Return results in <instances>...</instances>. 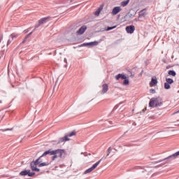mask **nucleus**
<instances>
[{
	"mask_svg": "<svg viewBox=\"0 0 179 179\" xmlns=\"http://www.w3.org/2000/svg\"><path fill=\"white\" fill-rule=\"evenodd\" d=\"M150 93H151V94H155V93H156V90L150 89Z\"/></svg>",
	"mask_w": 179,
	"mask_h": 179,
	"instance_id": "nucleus-30",
	"label": "nucleus"
},
{
	"mask_svg": "<svg viewBox=\"0 0 179 179\" xmlns=\"http://www.w3.org/2000/svg\"><path fill=\"white\" fill-rule=\"evenodd\" d=\"M142 75H143V70H142L141 72L138 74V76L141 77Z\"/></svg>",
	"mask_w": 179,
	"mask_h": 179,
	"instance_id": "nucleus-33",
	"label": "nucleus"
},
{
	"mask_svg": "<svg viewBox=\"0 0 179 179\" xmlns=\"http://www.w3.org/2000/svg\"><path fill=\"white\" fill-rule=\"evenodd\" d=\"M115 27H116V26H113V29H115Z\"/></svg>",
	"mask_w": 179,
	"mask_h": 179,
	"instance_id": "nucleus-39",
	"label": "nucleus"
},
{
	"mask_svg": "<svg viewBox=\"0 0 179 179\" xmlns=\"http://www.w3.org/2000/svg\"><path fill=\"white\" fill-rule=\"evenodd\" d=\"M100 163H101V159H100L96 163H95L91 168H89L88 169H87L85 171V174L92 173V171H93V170H94L97 167V166H99L100 164Z\"/></svg>",
	"mask_w": 179,
	"mask_h": 179,
	"instance_id": "nucleus-5",
	"label": "nucleus"
},
{
	"mask_svg": "<svg viewBox=\"0 0 179 179\" xmlns=\"http://www.w3.org/2000/svg\"><path fill=\"white\" fill-rule=\"evenodd\" d=\"M130 77L134 78L135 76V73L138 72V67H134L132 69L129 70Z\"/></svg>",
	"mask_w": 179,
	"mask_h": 179,
	"instance_id": "nucleus-12",
	"label": "nucleus"
},
{
	"mask_svg": "<svg viewBox=\"0 0 179 179\" xmlns=\"http://www.w3.org/2000/svg\"><path fill=\"white\" fill-rule=\"evenodd\" d=\"M127 79V76H124V74H117L115 76L116 80H119L120 79Z\"/></svg>",
	"mask_w": 179,
	"mask_h": 179,
	"instance_id": "nucleus-14",
	"label": "nucleus"
},
{
	"mask_svg": "<svg viewBox=\"0 0 179 179\" xmlns=\"http://www.w3.org/2000/svg\"><path fill=\"white\" fill-rule=\"evenodd\" d=\"M50 19V17H43L41 20H38V24L36 25L35 27H40V26H41V24H44V23L47 22V20Z\"/></svg>",
	"mask_w": 179,
	"mask_h": 179,
	"instance_id": "nucleus-6",
	"label": "nucleus"
},
{
	"mask_svg": "<svg viewBox=\"0 0 179 179\" xmlns=\"http://www.w3.org/2000/svg\"><path fill=\"white\" fill-rule=\"evenodd\" d=\"M108 92V85L103 84L102 85V90L101 91V94H104L105 93H107Z\"/></svg>",
	"mask_w": 179,
	"mask_h": 179,
	"instance_id": "nucleus-9",
	"label": "nucleus"
},
{
	"mask_svg": "<svg viewBox=\"0 0 179 179\" xmlns=\"http://www.w3.org/2000/svg\"><path fill=\"white\" fill-rule=\"evenodd\" d=\"M134 22H139V19L136 18V19L134 20Z\"/></svg>",
	"mask_w": 179,
	"mask_h": 179,
	"instance_id": "nucleus-34",
	"label": "nucleus"
},
{
	"mask_svg": "<svg viewBox=\"0 0 179 179\" xmlns=\"http://www.w3.org/2000/svg\"><path fill=\"white\" fill-rule=\"evenodd\" d=\"M109 30H113V27H110L106 29V31H108Z\"/></svg>",
	"mask_w": 179,
	"mask_h": 179,
	"instance_id": "nucleus-32",
	"label": "nucleus"
},
{
	"mask_svg": "<svg viewBox=\"0 0 179 179\" xmlns=\"http://www.w3.org/2000/svg\"><path fill=\"white\" fill-rule=\"evenodd\" d=\"M125 18L132 19L134 17V15H132L131 13H127L125 16Z\"/></svg>",
	"mask_w": 179,
	"mask_h": 179,
	"instance_id": "nucleus-25",
	"label": "nucleus"
},
{
	"mask_svg": "<svg viewBox=\"0 0 179 179\" xmlns=\"http://www.w3.org/2000/svg\"><path fill=\"white\" fill-rule=\"evenodd\" d=\"M170 68H171V66H166V69H170Z\"/></svg>",
	"mask_w": 179,
	"mask_h": 179,
	"instance_id": "nucleus-35",
	"label": "nucleus"
},
{
	"mask_svg": "<svg viewBox=\"0 0 179 179\" xmlns=\"http://www.w3.org/2000/svg\"><path fill=\"white\" fill-rule=\"evenodd\" d=\"M64 153H65L64 150H61V149H57L55 150H48L42 155V157H43V156H47V155H50V156H52L51 157V159L54 162V160H55V159H57L58 157H60V159H62V155Z\"/></svg>",
	"mask_w": 179,
	"mask_h": 179,
	"instance_id": "nucleus-1",
	"label": "nucleus"
},
{
	"mask_svg": "<svg viewBox=\"0 0 179 179\" xmlns=\"http://www.w3.org/2000/svg\"><path fill=\"white\" fill-rule=\"evenodd\" d=\"M166 83H169V85H172V83H174V80L171 78H166Z\"/></svg>",
	"mask_w": 179,
	"mask_h": 179,
	"instance_id": "nucleus-26",
	"label": "nucleus"
},
{
	"mask_svg": "<svg viewBox=\"0 0 179 179\" xmlns=\"http://www.w3.org/2000/svg\"><path fill=\"white\" fill-rule=\"evenodd\" d=\"M99 45V41H94L88 43H83V45Z\"/></svg>",
	"mask_w": 179,
	"mask_h": 179,
	"instance_id": "nucleus-17",
	"label": "nucleus"
},
{
	"mask_svg": "<svg viewBox=\"0 0 179 179\" xmlns=\"http://www.w3.org/2000/svg\"><path fill=\"white\" fill-rule=\"evenodd\" d=\"M171 86L170 84H169V83H164V89L169 90L170 89Z\"/></svg>",
	"mask_w": 179,
	"mask_h": 179,
	"instance_id": "nucleus-28",
	"label": "nucleus"
},
{
	"mask_svg": "<svg viewBox=\"0 0 179 179\" xmlns=\"http://www.w3.org/2000/svg\"><path fill=\"white\" fill-rule=\"evenodd\" d=\"M122 85L124 86H128V85H129V80H128L127 78L123 79Z\"/></svg>",
	"mask_w": 179,
	"mask_h": 179,
	"instance_id": "nucleus-22",
	"label": "nucleus"
},
{
	"mask_svg": "<svg viewBox=\"0 0 179 179\" xmlns=\"http://www.w3.org/2000/svg\"><path fill=\"white\" fill-rule=\"evenodd\" d=\"M146 15H148V13H146V8L143 9L138 13V18L145 17Z\"/></svg>",
	"mask_w": 179,
	"mask_h": 179,
	"instance_id": "nucleus-10",
	"label": "nucleus"
},
{
	"mask_svg": "<svg viewBox=\"0 0 179 179\" xmlns=\"http://www.w3.org/2000/svg\"><path fill=\"white\" fill-rule=\"evenodd\" d=\"M168 73L171 76H176L177 75V73H176V71L174 70H170Z\"/></svg>",
	"mask_w": 179,
	"mask_h": 179,
	"instance_id": "nucleus-24",
	"label": "nucleus"
},
{
	"mask_svg": "<svg viewBox=\"0 0 179 179\" xmlns=\"http://www.w3.org/2000/svg\"><path fill=\"white\" fill-rule=\"evenodd\" d=\"M49 164H50V162H42V163L41 162L38 164V167H44L45 166H49Z\"/></svg>",
	"mask_w": 179,
	"mask_h": 179,
	"instance_id": "nucleus-19",
	"label": "nucleus"
},
{
	"mask_svg": "<svg viewBox=\"0 0 179 179\" xmlns=\"http://www.w3.org/2000/svg\"><path fill=\"white\" fill-rule=\"evenodd\" d=\"M74 135H76V133L75 131H72L71 133H70L69 134H68L67 136H65L64 138V141L65 142H66V141H69V137L71 136H74Z\"/></svg>",
	"mask_w": 179,
	"mask_h": 179,
	"instance_id": "nucleus-13",
	"label": "nucleus"
},
{
	"mask_svg": "<svg viewBox=\"0 0 179 179\" xmlns=\"http://www.w3.org/2000/svg\"><path fill=\"white\" fill-rule=\"evenodd\" d=\"M133 169L134 170H142L141 171L142 173H145L146 171V170H145L143 168H142V166H136Z\"/></svg>",
	"mask_w": 179,
	"mask_h": 179,
	"instance_id": "nucleus-18",
	"label": "nucleus"
},
{
	"mask_svg": "<svg viewBox=\"0 0 179 179\" xmlns=\"http://www.w3.org/2000/svg\"><path fill=\"white\" fill-rule=\"evenodd\" d=\"M10 37H11L12 40H15V38H17V37H19V34H12L10 35Z\"/></svg>",
	"mask_w": 179,
	"mask_h": 179,
	"instance_id": "nucleus-27",
	"label": "nucleus"
},
{
	"mask_svg": "<svg viewBox=\"0 0 179 179\" xmlns=\"http://www.w3.org/2000/svg\"><path fill=\"white\" fill-rule=\"evenodd\" d=\"M163 105V102H162V99L160 98H152L149 103L150 107H161Z\"/></svg>",
	"mask_w": 179,
	"mask_h": 179,
	"instance_id": "nucleus-3",
	"label": "nucleus"
},
{
	"mask_svg": "<svg viewBox=\"0 0 179 179\" xmlns=\"http://www.w3.org/2000/svg\"><path fill=\"white\" fill-rule=\"evenodd\" d=\"M29 170H24L20 173V176H28Z\"/></svg>",
	"mask_w": 179,
	"mask_h": 179,
	"instance_id": "nucleus-23",
	"label": "nucleus"
},
{
	"mask_svg": "<svg viewBox=\"0 0 179 179\" xmlns=\"http://www.w3.org/2000/svg\"><path fill=\"white\" fill-rule=\"evenodd\" d=\"M103 10V5L100 6L99 8L94 12L95 16H99L100 15V12Z\"/></svg>",
	"mask_w": 179,
	"mask_h": 179,
	"instance_id": "nucleus-15",
	"label": "nucleus"
},
{
	"mask_svg": "<svg viewBox=\"0 0 179 179\" xmlns=\"http://www.w3.org/2000/svg\"><path fill=\"white\" fill-rule=\"evenodd\" d=\"M178 157H179V151L175 152L174 154L169 156L166 158H164L162 160L157 161V162H155L154 163L157 164V163H160L162 162H165L164 164L170 163V162H173V160H176V159H177Z\"/></svg>",
	"mask_w": 179,
	"mask_h": 179,
	"instance_id": "nucleus-2",
	"label": "nucleus"
},
{
	"mask_svg": "<svg viewBox=\"0 0 179 179\" xmlns=\"http://www.w3.org/2000/svg\"><path fill=\"white\" fill-rule=\"evenodd\" d=\"M150 86H155L157 85V78H152L151 82L150 83Z\"/></svg>",
	"mask_w": 179,
	"mask_h": 179,
	"instance_id": "nucleus-16",
	"label": "nucleus"
},
{
	"mask_svg": "<svg viewBox=\"0 0 179 179\" xmlns=\"http://www.w3.org/2000/svg\"><path fill=\"white\" fill-rule=\"evenodd\" d=\"M87 29V27H86V26L84 25V26L81 27L79 29V30H78V31H76V33H77V34H78V35L83 34V33H85V31H86Z\"/></svg>",
	"mask_w": 179,
	"mask_h": 179,
	"instance_id": "nucleus-8",
	"label": "nucleus"
},
{
	"mask_svg": "<svg viewBox=\"0 0 179 179\" xmlns=\"http://www.w3.org/2000/svg\"><path fill=\"white\" fill-rule=\"evenodd\" d=\"M129 3V0L123 1L121 2L120 5L121 6L125 7Z\"/></svg>",
	"mask_w": 179,
	"mask_h": 179,
	"instance_id": "nucleus-21",
	"label": "nucleus"
},
{
	"mask_svg": "<svg viewBox=\"0 0 179 179\" xmlns=\"http://www.w3.org/2000/svg\"><path fill=\"white\" fill-rule=\"evenodd\" d=\"M126 31L130 34H132L135 31V26L129 25L126 27Z\"/></svg>",
	"mask_w": 179,
	"mask_h": 179,
	"instance_id": "nucleus-7",
	"label": "nucleus"
},
{
	"mask_svg": "<svg viewBox=\"0 0 179 179\" xmlns=\"http://www.w3.org/2000/svg\"><path fill=\"white\" fill-rule=\"evenodd\" d=\"M30 34H31V32L29 33L28 35H27L26 38H27V37H29V36H30Z\"/></svg>",
	"mask_w": 179,
	"mask_h": 179,
	"instance_id": "nucleus-36",
	"label": "nucleus"
},
{
	"mask_svg": "<svg viewBox=\"0 0 179 179\" xmlns=\"http://www.w3.org/2000/svg\"><path fill=\"white\" fill-rule=\"evenodd\" d=\"M62 142H65V138L64 137L59 140V143H62Z\"/></svg>",
	"mask_w": 179,
	"mask_h": 179,
	"instance_id": "nucleus-31",
	"label": "nucleus"
},
{
	"mask_svg": "<svg viewBox=\"0 0 179 179\" xmlns=\"http://www.w3.org/2000/svg\"><path fill=\"white\" fill-rule=\"evenodd\" d=\"M112 151H113V148L111 147H109L106 151V156L105 159H107V157H108V156H110V153H111Z\"/></svg>",
	"mask_w": 179,
	"mask_h": 179,
	"instance_id": "nucleus-20",
	"label": "nucleus"
},
{
	"mask_svg": "<svg viewBox=\"0 0 179 179\" xmlns=\"http://www.w3.org/2000/svg\"><path fill=\"white\" fill-rule=\"evenodd\" d=\"M122 9L120 6H116L113 8V15H117V13H120L121 12Z\"/></svg>",
	"mask_w": 179,
	"mask_h": 179,
	"instance_id": "nucleus-11",
	"label": "nucleus"
},
{
	"mask_svg": "<svg viewBox=\"0 0 179 179\" xmlns=\"http://www.w3.org/2000/svg\"><path fill=\"white\" fill-rule=\"evenodd\" d=\"M41 157H43V155H41L38 159H36V162L31 163V169L32 171H40V169H38L37 166H38L39 163H41Z\"/></svg>",
	"mask_w": 179,
	"mask_h": 179,
	"instance_id": "nucleus-4",
	"label": "nucleus"
},
{
	"mask_svg": "<svg viewBox=\"0 0 179 179\" xmlns=\"http://www.w3.org/2000/svg\"><path fill=\"white\" fill-rule=\"evenodd\" d=\"M24 33H27V31L24 30Z\"/></svg>",
	"mask_w": 179,
	"mask_h": 179,
	"instance_id": "nucleus-40",
	"label": "nucleus"
},
{
	"mask_svg": "<svg viewBox=\"0 0 179 179\" xmlns=\"http://www.w3.org/2000/svg\"><path fill=\"white\" fill-rule=\"evenodd\" d=\"M115 108H117L115 106L114 107L113 110H115Z\"/></svg>",
	"mask_w": 179,
	"mask_h": 179,
	"instance_id": "nucleus-42",
	"label": "nucleus"
},
{
	"mask_svg": "<svg viewBox=\"0 0 179 179\" xmlns=\"http://www.w3.org/2000/svg\"><path fill=\"white\" fill-rule=\"evenodd\" d=\"M145 65H148V60L145 61Z\"/></svg>",
	"mask_w": 179,
	"mask_h": 179,
	"instance_id": "nucleus-38",
	"label": "nucleus"
},
{
	"mask_svg": "<svg viewBox=\"0 0 179 179\" xmlns=\"http://www.w3.org/2000/svg\"><path fill=\"white\" fill-rule=\"evenodd\" d=\"M143 111H146V108Z\"/></svg>",
	"mask_w": 179,
	"mask_h": 179,
	"instance_id": "nucleus-41",
	"label": "nucleus"
},
{
	"mask_svg": "<svg viewBox=\"0 0 179 179\" xmlns=\"http://www.w3.org/2000/svg\"><path fill=\"white\" fill-rule=\"evenodd\" d=\"M178 113H179V110L175 112L174 114H178Z\"/></svg>",
	"mask_w": 179,
	"mask_h": 179,
	"instance_id": "nucleus-37",
	"label": "nucleus"
},
{
	"mask_svg": "<svg viewBox=\"0 0 179 179\" xmlns=\"http://www.w3.org/2000/svg\"><path fill=\"white\" fill-rule=\"evenodd\" d=\"M34 174H36V173H31V172H30V170H29V173H28L29 177H33V176H34Z\"/></svg>",
	"mask_w": 179,
	"mask_h": 179,
	"instance_id": "nucleus-29",
	"label": "nucleus"
}]
</instances>
